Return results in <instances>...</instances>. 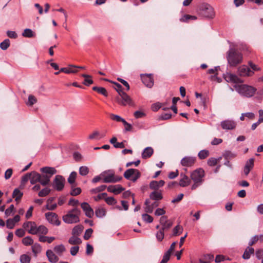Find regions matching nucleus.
Here are the masks:
<instances>
[{"mask_svg":"<svg viewBox=\"0 0 263 263\" xmlns=\"http://www.w3.org/2000/svg\"><path fill=\"white\" fill-rule=\"evenodd\" d=\"M124 190V189L120 184L116 185H111L107 187V191L108 192L116 195L121 193Z\"/></svg>","mask_w":263,"mask_h":263,"instance_id":"nucleus-21","label":"nucleus"},{"mask_svg":"<svg viewBox=\"0 0 263 263\" xmlns=\"http://www.w3.org/2000/svg\"><path fill=\"white\" fill-rule=\"evenodd\" d=\"M210 153L209 151L203 149L200 151L198 153V157L200 159H204L209 156Z\"/></svg>","mask_w":263,"mask_h":263,"instance_id":"nucleus-50","label":"nucleus"},{"mask_svg":"<svg viewBox=\"0 0 263 263\" xmlns=\"http://www.w3.org/2000/svg\"><path fill=\"white\" fill-rule=\"evenodd\" d=\"M196 160L195 157L186 156L181 159L180 163L183 166L191 167L195 164Z\"/></svg>","mask_w":263,"mask_h":263,"instance_id":"nucleus-14","label":"nucleus"},{"mask_svg":"<svg viewBox=\"0 0 263 263\" xmlns=\"http://www.w3.org/2000/svg\"><path fill=\"white\" fill-rule=\"evenodd\" d=\"M221 157H219L217 159L212 157L208 159L207 163L209 166H213L216 165L217 164V163L221 160Z\"/></svg>","mask_w":263,"mask_h":263,"instance_id":"nucleus-45","label":"nucleus"},{"mask_svg":"<svg viewBox=\"0 0 263 263\" xmlns=\"http://www.w3.org/2000/svg\"><path fill=\"white\" fill-rule=\"evenodd\" d=\"M254 249L253 248L248 246L246 249L242 257L244 259H249L250 258L251 255L254 254Z\"/></svg>","mask_w":263,"mask_h":263,"instance_id":"nucleus-28","label":"nucleus"},{"mask_svg":"<svg viewBox=\"0 0 263 263\" xmlns=\"http://www.w3.org/2000/svg\"><path fill=\"white\" fill-rule=\"evenodd\" d=\"M92 232H93V230L91 228L88 229L87 230H86L85 232L84 235L83 236L84 239L85 240H88L90 238V237L92 234Z\"/></svg>","mask_w":263,"mask_h":263,"instance_id":"nucleus-62","label":"nucleus"},{"mask_svg":"<svg viewBox=\"0 0 263 263\" xmlns=\"http://www.w3.org/2000/svg\"><path fill=\"white\" fill-rule=\"evenodd\" d=\"M76 65H69L68 67L61 68L60 71L63 72L65 73H75L78 72V70L76 69Z\"/></svg>","mask_w":263,"mask_h":263,"instance_id":"nucleus-26","label":"nucleus"},{"mask_svg":"<svg viewBox=\"0 0 263 263\" xmlns=\"http://www.w3.org/2000/svg\"><path fill=\"white\" fill-rule=\"evenodd\" d=\"M237 72L241 77L251 76L254 74L253 71L251 70L249 67L246 65L240 66L238 68Z\"/></svg>","mask_w":263,"mask_h":263,"instance_id":"nucleus-12","label":"nucleus"},{"mask_svg":"<svg viewBox=\"0 0 263 263\" xmlns=\"http://www.w3.org/2000/svg\"><path fill=\"white\" fill-rule=\"evenodd\" d=\"M68 242L71 245H80L82 243V240L78 236L72 235L69 240Z\"/></svg>","mask_w":263,"mask_h":263,"instance_id":"nucleus-34","label":"nucleus"},{"mask_svg":"<svg viewBox=\"0 0 263 263\" xmlns=\"http://www.w3.org/2000/svg\"><path fill=\"white\" fill-rule=\"evenodd\" d=\"M176 245V242H173L171 244L170 249L163 255L162 259L160 263H167V262L170 260V256L172 252L175 249Z\"/></svg>","mask_w":263,"mask_h":263,"instance_id":"nucleus-16","label":"nucleus"},{"mask_svg":"<svg viewBox=\"0 0 263 263\" xmlns=\"http://www.w3.org/2000/svg\"><path fill=\"white\" fill-rule=\"evenodd\" d=\"M200 13L204 17L212 18L215 16L213 8L207 3L202 4L200 8Z\"/></svg>","mask_w":263,"mask_h":263,"instance_id":"nucleus-5","label":"nucleus"},{"mask_svg":"<svg viewBox=\"0 0 263 263\" xmlns=\"http://www.w3.org/2000/svg\"><path fill=\"white\" fill-rule=\"evenodd\" d=\"M110 118L112 120L116 121L117 122H123L125 120L123 118H121L120 116L111 114L110 115Z\"/></svg>","mask_w":263,"mask_h":263,"instance_id":"nucleus-59","label":"nucleus"},{"mask_svg":"<svg viewBox=\"0 0 263 263\" xmlns=\"http://www.w3.org/2000/svg\"><path fill=\"white\" fill-rule=\"evenodd\" d=\"M9 46L10 40L9 39H5L0 44V47L3 50L7 49Z\"/></svg>","mask_w":263,"mask_h":263,"instance_id":"nucleus-52","label":"nucleus"},{"mask_svg":"<svg viewBox=\"0 0 263 263\" xmlns=\"http://www.w3.org/2000/svg\"><path fill=\"white\" fill-rule=\"evenodd\" d=\"M105 172L106 174L103 176V182L104 183H115L122 179L121 176H116L114 173L110 170Z\"/></svg>","mask_w":263,"mask_h":263,"instance_id":"nucleus-8","label":"nucleus"},{"mask_svg":"<svg viewBox=\"0 0 263 263\" xmlns=\"http://www.w3.org/2000/svg\"><path fill=\"white\" fill-rule=\"evenodd\" d=\"M111 144L114 145L115 148H123L125 147V145L123 142H117V139L116 137H112L110 140Z\"/></svg>","mask_w":263,"mask_h":263,"instance_id":"nucleus-31","label":"nucleus"},{"mask_svg":"<svg viewBox=\"0 0 263 263\" xmlns=\"http://www.w3.org/2000/svg\"><path fill=\"white\" fill-rule=\"evenodd\" d=\"M236 154L229 151H226L223 154V156L226 160H231L236 157Z\"/></svg>","mask_w":263,"mask_h":263,"instance_id":"nucleus-44","label":"nucleus"},{"mask_svg":"<svg viewBox=\"0 0 263 263\" xmlns=\"http://www.w3.org/2000/svg\"><path fill=\"white\" fill-rule=\"evenodd\" d=\"M81 206L87 217L89 218H91L92 217L94 214L93 211L87 202H83L81 203Z\"/></svg>","mask_w":263,"mask_h":263,"instance_id":"nucleus-17","label":"nucleus"},{"mask_svg":"<svg viewBox=\"0 0 263 263\" xmlns=\"http://www.w3.org/2000/svg\"><path fill=\"white\" fill-rule=\"evenodd\" d=\"M145 205V211L146 213H152L154 209L159 206V203L158 201L155 200L152 203H151L150 199H146L144 202Z\"/></svg>","mask_w":263,"mask_h":263,"instance_id":"nucleus-13","label":"nucleus"},{"mask_svg":"<svg viewBox=\"0 0 263 263\" xmlns=\"http://www.w3.org/2000/svg\"><path fill=\"white\" fill-rule=\"evenodd\" d=\"M31 260L30 257L27 254L21 255L20 260L21 263H30Z\"/></svg>","mask_w":263,"mask_h":263,"instance_id":"nucleus-51","label":"nucleus"},{"mask_svg":"<svg viewBox=\"0 0 263 263\" xmlns=\"http://www.w3.org/2000/svg\"><path fill=\"white\" fill-rule=\"evenodd\" d=\"M224 78L228 82L235 83L234 86L235 90L242 96L250 98L252 97L256 91L257 89L250 85L246 84H237L241 83V80L236 75L230 73H227L224 74Z\"/></svg>","mask_w":263,"mask_h":263,"instance_id":"nucleus-1","label":"nucleus"},{"mask_svg":"<svg viewBox=\"0 0 263 263\" xmlns=\"http://www.w3.org/2000/svg\"><path fill=\"white\" fill-rule=\"evenodd\" d=\"M227 59L228 64L231 67H235L242 62L243 56L241 52L236 49L235 46H231L227 53Z\"/></svg>","mask_w":263,"mask_h":263,"instance_id":"nucleus-2","label":"nucleus"},{"mask_svg":"<svg viewBox=\"0 0 263 263\" xmlns=\"http://www.w3.org/2000/svg\"><path fill=\"white\" fill-rule=\"evenodd\" d=\"M46 256L49 262L55 263L59 260V257L51 250H48L46 251Z\"/></svg>","mask_w":263,"mask_h":263,"instance_id":"nucleus-23","label":"nucleus"},{"mask_svg":"<svg viewBox=\"0 0 263 263\" xmlns=\"http://www.w3.org/2000/svg\"><path fill=\"white\" fill-rule=\"evenodd\" d=\"M165 184L164 180H160L159 181L153 180L149 183V188L154 190H158L160 187L163 186Z\"/></svg>","mask_w":263,"mask_h":263,"instance_id":"nucleus-22","label":"nucleus"},{"mask_svg":"<svg viewBox=\"0 0 263 263\" xmlns=\"http://www.w3.org/2000/svg\"><path fill=\"white\" fill-rule=\"evenodd\" d=\"M141 173L139 170L134 168H129L124 173V177L128 180H130L133 182H135L140 178Z\"/></svg>","mask_w":263,"mask_h":263,"instance_id":"nucleus-7","label":"nucleus"},{"mask_svg":"<svg viewBox=\"0 0 263 263\" xmlns=\"http://www.w3.org/2000/svg\"><path fill=\"white\" fill-rule=\"evenodd\" d=\"M81 191H81V189L80 187H76V188L72 187L71 191L70 192V194L71 196H77V195L80 194V193H81Z\"/></svg>","mask_w":263,"mask_h":263,"instance_id":"nucleus-60","label":"nucleus"},{"mask_svg":"<svg viewBox=\"0 0 263 263\" xmlns=\"http://www.w3.org/2000/svg\"><path fill=\"white\" fill-rule=\"evenodd\" d=\"M103 80L105 81L109 82L110 83H113L115 86V88L116 90V91L118 92L119 95L122 93V92H124V91H123L122 86L119 83H118L115 82H112V81H110L107 79H103Z\"/></svg>","mask_w":263,"mask_h":263,"instance_id":"nucleus-33","label":"nucleus"},{"mask_svg":"<svg viewBox=\"0 0 263 263\" xmlns=\"http://www.w3.org/2000/svg\"><path fill=\"white\" fill-rule=\"evenodd\" d=\"M50 181V176H47L46 174L42 173L41 174L40 184L43 186H46L49 184Z\"/></svg>","mask_w":263,"mask_h":263,"instance_id":"nucleus-29","label":"nucleus"},{"mask_svg":"<svg viewBox=\"0 0 263 263\" xmlns=\"http://www.w3.org/2000/svg\"><path fill=\"white\" fill-rule=\"evenodd\" d=\"M22 243L26 246L33 245V240L30 236H26L22 239Z\"/></svg>","mask_w":263,"mask_h":263,"instance_id":"nucleus-48","label":"nucleus"},{"mask_svg":"<svg viewBox=\"0 0 263 263\" xmlns=\"http://www.w3.org/2000/svg\"><path fill=\"white\" fill-rule=\"evenodd\" d=\"M37 226L35 222H33V224L30 225V228L28 230V232L32 235L36 234Z\"/></svg>","mask_w":263,"mask_h":263,"instance_id":"nucleus-58","label":"nucleus"},{"mask_svg":"<svg viewBox=\"0 0 263 263\" xmlns=\"http://www.w3.org/2000/svg\"><path fill=\"white\" fill-rule=\"evenodd\" d=\"M254 158H250L246 163L243 168V173L246 176H247L251 170L254 167Z\"/></svg>","mask_w":263,"mask_h":263,"instance_id":"nucleus-19","label":"nucleus"},{"mask_svg":"<svg viewBox=\"0 0 263 263\" xmlns=\"http://www.w3.org/2000/svg\"><path fill=\"white\" fill-rule=\"evenodd\" d=\"M146 116V114L141 111L137 110L134 112V116L136 119L141 118Z\"/></svg>","mask_w":263,"mask_h":263,"instance_id":"nucleus-64","label":"nucleus"},{"mask_svg":"<svg viewBox=\"0 0 263 263\" xmlns=\"http://www.w3.org/2000/svg\"><path fill=\"white\" fill-rule=\"evenodd\" d=\"M83 230V227L81 225H77L75 226L72 230V235L79 236L81 235Z\"/></svg>","mask_w":263,"mask_h":263,"instance_id":"nucleus-32","label":"nucleus"},{"mask_svg":"<svg viewBox=\"0 0 263 263\" xmlns=\"http://www.w3.org/2000/svg\"><path fill=\"white\" fill-rule=\"evenodd\" d=\"M141 78L143 83L146 87L152 88L154 85V80L152 74H142Z\"/></svg>","mask_w":263,"mask_h":263,"instance_id":"nucleus-11","label":"nucleus"},{"mask_svg":"<svg viewBox=\"0 0 263 263\" xmlns=\"http://www.w3.org/2000/svg\"><path fill=\"white\" fill-rule=\"evenodd\" d=\"M65 182V178L62 176L57 175L53 181V186L57 191H61L64 187Z\"/></svg>","mask_w":263,"mask_h":263,"instance_id":"nucleus-9","label":"nucleus"},{"mask_svg":"<svg viewBox=\"0 0 263 263\" xmlns=\"http://www.w3.org/2000/svg\"><path fill=\"white\" fill-rule=\"evenodd\" d=\"M39 241L42 242H47L49 243H51L54 239V237H48L45 236H40L39 237Z\"/></svg>","mask_w":263,"mask_h":263,"instance_id":"nucleus-39","label":"nucleus"},{"mask_svg":"<svg viewBox=\"0 0 263 263\" xmlns=\"http://www.w3.org/2000/svg\"><path fill=\"white\" fill-rule=\"evenodd\" d=\"M48 229L43 225L37 227L36 234L39 233L43 235H46L48 233Z\"/></svg>","mask_w":263,"mask_h":263,"instance_id":"nucleus-41","label":"nucleus"},{"mask_svg":"<svg viewBox=\"0 0 263 263\" xmlns=\"http://www.w3.org/2000/svg\"><path fill=\"white\" fill-rule=\"evenodd\" d=\"M50 191L51 190L49 188L45 187L39 192L38 196L41 197H46L49 194Z\"/></svg>","mask_w":263,"mask_h":263,"instance_id":"nucleus-47","label":"nucleus"},{"mask_svg":"<svg viewBox=\"0 0 263 263\" xmlns=\"http://www.w3.org/2000/svg\"><path fill=\"white\" fill-rule=\"evenodd\" d=\"M183 231V228L182 226L178 224L173 230V235L178 236L182 233Z\"/></svg>","mask_w":263,"mask_h":263,"instance_id":"nucleus-43","label":"nucleus"},{"mask_svg":"<svg viewBox=\"0 0 263 263\" xmlns=\"http://www.w3.org/2000/svg\"><path fill=\"white\" fill-rule=\"evenodd\" d=\"M89 173V168L86 166H82L79 168V174L82 176H86Z\"/></svg>","mask_w":263,"mask_h":263,"instance_id":"nucleus-53","label":"nucleus"},{"mask_svg":"<svg viewBox=\"0 0 263 263\" xmlns=\"http://www.w3.org/2000/svg\"><path fill=\"white\" fill-rule=\"evenodd\" d=\"M92 90L97 91L98 93L103 95L105 97H107L108 96V93L106 89L104 87L94 86L92 87Z\"/></svg>","mask_w":263,"mask_h":263,"instance_id":"nucleus-37","label":"nucleus"},{"mask_svg":"<svg viewBox=\"0 0 263 263\" xmlns=\"http://www.w3.org/2000/svg\"><path fill=\"white\" fill-rule=\"evenodd\" d=\"M164 231L160 229L156 233V238L159 241H161L164 238Z\"/></svg>","mask_w":263,"mask_h":263,"instance_id":"nucleus-63","label":"nucleus"},{"mask_svg":"<svg viewBox=\"0 0 263 263\" xmlns=\"http://www.w3.org/2000/svg\"><path fill=\"white\" fill-rule=\"evenodd\" d=\"M53 250L56 253L61 256L65 251V248L63 245H60L55 246Z\"/></svg>","mask_w":263,"mask_h":263,"instance_id":"nucleus-36","label":"nucleus"},{"mask_svg":"<svg viewBox=\"0 0 263 263\" xmlns=\"http://www.w3.org/2000/svg\"><path fill=\"white\" fill-rule=\"evenodd\" d=\"M149 198V199L158 201L163 198V196L160 191L155 190L150 194Z\"/></svg>","mask_w":263,"mask_h":263,"instance_id":"nucleus-27","label":"nucleus"},{"mask_svg":"<svg viewBox=\"0 0 263 263\" xmlns=\"http://www.w3.org/2000/svg\"><path fill=\"white\" fill-rule=\"evenodd\" d=\"M45 216L47 220L49 223L52 224L59 226L61 224V221L58 218V216L57 214L53 212H47L45 214Z\"/></svg>","mask_w":263,"mask_h":263,"instance_id":"nucleus-10","label":"nucleus"},{"mask_svg":"<svg viewBox=\"0 0 263 263\" xmlns=\"http://www.w3.org/2000/svg\"><path fill=\"white\" fill-rule=\"evenodd\" d=\"M82 77L85 78L83 84L86 86H89L93 83V80L91 79V76L86 74H82Z\"/></svg>","mask_w":263,"mask_h":263,"instance_id":"nucleus-35","label":"nucleus"},{"mask_svg":"<svg viewBox=\"0 0 263 263\" xmlns=\"http://www.w3.org/2000/svg\"><path fill=\"white\" fill-rule=\"evenodd\" d=\"M106 214V210L104 208H98L95 211V215L97 217L102 218Z\"/></svg>","mask_w":263,"mask_h":263,"instance_id":"nucleus-42","label":"nucleus"},{"mask_svg":"<svg viewBox=\"0 0 263 263\" xmlns=\"http://www.w3.org/2000/svg\"><path fill=\"white\" fill-rule=\"evenodd\" d=\"M40 180H41V174L32 171L31 172V175H30V183L31 184H35L37 182L40 183Z\"/></svg>","mask_w":263,"mask_h":263,"instance_id":"nucleus-24","label":"nucleus"},{"mask_svg":"<svg viewBox=\"0 0 263 263\" xmlns=\"http://www.w3.org/2000/svg\"><path fill=\"white\" fill-rule=\"evenodd\" d=\"M40 171L42 173L46 174L47 176L51 177L57 173V170L53 167L45 166L40 168Z\"/></svg>","mask_w":263,"mask_h":263,"instance_id":"nucleus-18","label":"nucleus"},{"mask_svg":"<svg viewBox=\"0 0 263 263\" xmlns=\"http://www.w3.org/2000/svg\"><path fill=\"white\" fill-rule=\"evenodd\" d=\"M107 187L106 185H101L97 187L92 189L90 190L91 194H97L98 193L104 191Z\"/></svg>","mask_w":263,"mask_h":263,"instance_id":"nucleus-46","label":"nucleus"},{"mask_svg":"<svg viewBox=\"0 0 263 263\" xmlns=\"http://www.w3.org/2000/svg\"><path fill=\"white\" fill-rule=\"evenodd\" d=\"M37 102V100L33 95H29L28 97V101L27 104L29 106H32Z\"/></svg>","mask_w":263,"mask_h":263,"instance_id":"nucleus-61","label":"nucleus"},{"mask_svg":"<svg viewBox=\"0 0 263 263\" xmlns=\"http://www.w3.org/2000/svg\"><path fill=\"white\" fill-rule=\"evenodd\" d=\"M80 214L81 211L79 209L73 208L63 216V220L68 224L78 223L80 221Z\"/></svg>","mask_w":263,"mask_h":263,"instance_id":"nucleus-4","label":"nucleus"},{"mask_svg":"<svg viewBox=\"0 0 263 263\" xmlns=\"http://www.w3.org/2000/svg\"><path fill=\"white\" fill-rule=\"evenodd\" d=\"M106 173V172H103L101 173L99 175L95 176L92 179V182L93 183H96L100 181L101 179L103 180V176H104Z\"/></svg>","mask_w":263,"mask_h":263,"instance_id":"nucleus-56","label":"nucleus"},{"mask_svg":"<svg viewBox=\"0 0 263 263\" xmlns=\"http://www.w3.org/2000/svg\"><path fill=\"white\" fill-rule=\"evenodd\" d=\"M23 195V192L18 189H15L13 192L12 197L16 202H19Z\"/></svg>","mask_w":263,"mask_h":263,"instance_id":"nucleus-30","label":"nucleus"},{"mask_svg":"<svg viewBox=\"0 0 263 263\" xmlns=\"http://www.w3.org/2000/svg\"><path fill=\"white\" fill-rule=\"evenodd\" d=\"M116 102L120 105L126 106L133 105L131 98L126 93L122 92L115 98Z\"/></svg>","mask_w":263,"mask_h":263,"instance_id":"nucleus-6","label":"nucleus"},{"mask_svg":"<svg viewBox=\"0 0 263 263\" xmlns=\"http://www.w3.org/2000/svg\"><path fill=\"white\" fill-rule=\"evenodd\" d=\"M77 175V173L76 172H72L68 178V182L71 184L74 183Z\"/></svg>","mask_w":263,"mask_h":263,"instance_id":"nucleus-54","label":"nucleus"},{"mask_svg":"<svg viewBox=\"0 0 263 263\" xmlns=\"http://www.w3.org/2000/svg\"><path fill=\"white\" fill-rule=\"evenodd\" d=\"M142 217L143 220L147 223L152 222L153 221V219H154L152 216H151V215H149L146 213L143 214L142 215Z\"/></svg>","mask_w":263,"mask_h":263,"instance_id":"nucleus-57","label":"nucleus"},{"mask_svg":"<svg viewBox=\"0 0 263 263\" xmlns=\"http://www.w3.org/2000/svg\"><path fill=\"white\" fill-rule=\"evenodd\" d=\"M154 153V149L152 147H147L145 148L141 154V157L144 159L150 158Z\"/></svg>","mask_w":263,"mask_h":263,"instance_id":"nucleus-25","label":"nucleus"},{"mask_svg":"<svg viewBox=\"0 0 263 263\" xmlns=\"http://www.w3.org/2000/svg\"><path fill=\"white\" fill-rule=\"evenodd\" d=\"M22 35L26 37H32L35 36V34L30 29H25L22 33Z\"/></svg>","mask_w":263,"mask_h":263,"instance_id":"nucleus-38","label":"nucleus"},{"mask_svg":"<svg viewBox=\"0 0 263 263\" xmlns=\"http://www.w3.org/2000/svg\"><path fill=\"white\" fill-rule=\"evenodd\" d=\"M197 17L194 15H191L189 14L184 15L180 19L181 22H187L189 20H196Z\"/></svg>","mask_w":263,"mask_h":263,"instance_id":"nucleus-55","label":"nucleus"},{"mask_svg":"<svg viewBox=\"0 0 263 263\" xmlns=\"http://www.w3.org/2000/svg\"><path fill=\"white\" fill-rule=\"evenodd\" d=\"M205 173L204 171L202 168H198L191 173L190 177L193 181L194 184L191 187L192 190L196 189L198 186L201 185L203 182V177Z\"/></svg>","mask_w":263,"mask_h":263,"instance_id":"nucleus-3","label":"nucleus"},{"mask_svg":"<svg viewBox=\"0 0 263 263\" xmlns=\"http://www.w3.org/2000/svg\"><path fill=\"white\" fill-rule=\"evenodd\" d=\"M181 179L179 181V185L181 187H185L190 184L191 182V179L184 174H180Z\"/></svg>","mask_w":263,"mask_h":263,"instance_id":"nucleus-20","label":"nucleus"},{"mask_svg":"<svg viewBox=\"0 0 263 263\" xmlns=\"http://www.w3.org/2000/svg\"><path fill=\"white\" fill-rule=\"evenodd\" d=\"M106 203L110 205H113L117 203V200L113 197H106L104 199Z\"/></svg>","mask_w":263,"mask_h":263,"instance_id":"nucleus-49","label":"nucleus"},{"mask_svg":"<svg viewBox=\"0 0 263 263\" xmlns=\"http://www.w3.org/2000/svg\"><path fill=\"white\" fill-rule=\"evenodd\" d=\"M42 247L39 243H35L32 246V251L35 256H36L38 253H40Z\"/></svg>","mask_w":263,"mask_h":263,"instance_id":"nucleus-40","label":"nucleus"},{"mask_svg":"<svg viewBox=\"0 0 263 263\" xmlns=\"http://www.w3.org/2000/svg\"><path fill=\"white\" fill-rule=\"evenodd\" d=\"M220 125L223 129L232 130L236 127V124L233 120H227L222 121Z\"/></svg>","mask_w":263,"mask_h":263,"instance_id":"nucleus-15","label":"nucleus"}]
</instances>
